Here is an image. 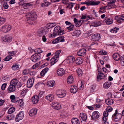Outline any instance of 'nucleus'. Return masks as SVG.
Segmentation results:
<instances>
[{"label":"nucleus","mask_w":124,"mask_h":124,"mask_svg":"<svg viewBox=\"0 0 124 124\" xmlns=\"http://www.w3.org/2000/svg\"><path fill=\"white\" fill-rule=\"evenodd\" d=\"M106 103L108 105H112L114 103L113 100L111 99L108 98L105 101Z\"/></svg>","instance_id":"obj_27"},{"label":"nucleus","mask_w":124,"mask_h":124,"mask_svg":"<svg viewBox=\"0 0 124 124\" xmlns=\"http://www.w3.org/2000/svg\"><path fill=\"white\" fill-rule=\"evenodd\" d=\"M111 84V82L109 81L105 82L103 84V88L104 89H108L110 87Z\"/></svg>","instance_id":"obj_23"},{"label":"nucleus","mask_w":124,"mask_h":124,"mask_svg":"<svg viewBox=\"0 0 124 124\" xmlns=\"http://www.w3.org/2000/svg\"><path fill=\"white\" fill-rule=\"evenodd\" d=\"M45 98L47 100L51 102L53 100L54 96L52 94L47 95L45 97Z\"/></svg>","instance_id":"obj_22"},{"label":"nucleus","mask_w":124,"mask_h":124,"mask_svg":"<svg viewBox=\"0 0 124 124\" xmlns=\"http://www.w3.org/2000/svg\"><path fill=\"white\" fill-rule=\"evenodd\" d=\"M101 22L99 21H95L93 22V24L94 26H97L101 25Z\"/></svg>","instance_id":"obj_39"},{"label":"nucleus","mask_w":124,"mask_h":124,"mask_svg":"<svg viewBox=\"0 0 124 124\" xmlns=\"http://www.w3.org/2000/svg\"><path fill=\"white\" fill-rule=\"evenodd\" d=\"M92 39V40L97 41L100 40L101 38V36L99 33H96L93 35Z\"/></svg>","instance_id":"obj_12"},{"label":"nucleus","mask_w":124,"mask_h":124,"mask_svg":"<svg viewBox=\"0 0 124 124\" xmlns=\"http://www.w3.org/2000/svg\"><path fill=\"white\" fill-rule=\"evenodd\" d=\"M80 31L78 30H76L74 31L72 34L73 36H78L81 34Z\"/></svg>","instance_id":"obj_38"},{"label":"nucleus","mask_w":124,"mask_h":124,"mask_svg":"<svg viewBox=\"0 0 124 124\" xmlns=\"http://www.w3.org/2000/svg\"><path fill=\"white\" fill-rule=\"evenodd\" d=\"M86 53V50L85 49H81L77 53L78 55L80 56H83Z\"/></svg>","instance_id":"obj_18"},{"label":"nucleus","mask_w":124,"mask_h":124,"mask_svg":"<svg viewBox=\"0 0 124 124\" xmlns=\"http://www.w3.org/2000/svg\"><path fill=\"white\" fill-rule=\"evenodd\" d=\"M34 81L33 77L30 78L27 81V86L28 88H31L33 86Z\"/></svg>","instance_id":"obj_11"},{"label":"nucleus","mask_w":124,"mask_h":124,"mask_svg":"<svg viewBox=\"0 0 124 124\" xmlns=\"http://www.w3.org/2000/svg\"><path fill=\"white\" fill-rule=\"evenodd\" d=\"M108 115V113L107 111H105L104 112L103 114V116H104L107 117Z\"/></svg>","instance_id":"obj_60"},{"label":"nucleus","mask_w":124,"mask_h":124,"mask_svg":"<svg viewBox=\"0 0 124 124\" xmlns=\"http://www.w3.org/2000/svg\"><path fill=\"white\" fill-rule=\"evenodd\" d=\"M105 22L108 24H110L113 22V21L111 19L107 18L105 20Z\"/></svg>","instance_id":"obj_37"},{"label":"nucleus","mask_w":124,"mask_h":124,"mask_svg":"<svg viewBox=\"0 0 124 124\" xmlns=\"http://www.w3.org/2000/svg\"><path fill=\"white\" fill-rule=\"evenodd\" d=\"M16 53V52L14 51H12L8 52V54L9 56H11L15 55Z\"/></svg>","instance_id":"obj_53"},{"label":"nucleus","mask_w":124,"mask_h":124,"mask_svg":"<svg viewBox=\"0 0 124 124\" xmlns=\"http://www.w3.org/2000/svg\"><path fill=\"white\" fill-rule=\"evenodd\" d=\"M7 84L6 83H4L1 86V89L3 90H4L6 87Z\"/></svg>","instance_id":"obj_57"},{"label":"nucleus","mask_w":124,"mask_h":124,"mask_svg":"<svg viewBox=\"0 0 124 124\" xmlns=\"http://www.w3.org/2000/svg\"><path fill=\"white\" fill-rule=\"evenodd\" d=\"M64 37L62 36H61L57 38L59 42H63L64 41Z\"/></svg>","instance_id":"obj_44"},{"label":"nucleus","mask_w":124,"mask_h":124,"mask_svg":"<svg viewBox=\"0 0 124 124\" xmlns=\"http://www.w3.org/2000/svg\"><path fill=\"white\" fill-rule=\"evenodd\" d=\"M68 4L70 8H72L73 6V4L71 3H68Z\"/></svg>","instance_id":"obj_63"},{"label":"nucleus","mask_w":124,"mask_h":124,"mask_svg":"<svg viewBox=\"0 0 124 124\" xmlns=\"http://www.w3.org/2000/svg\"><path fill=\"white\" fill-rule=\"evenodd\" d=\"M30 75L32 76H33L32 77H33L34 78V76L36 74V72L35 71H32L31 72H30Z\"/></svg>","instance_id":"obj_59"},{"label":"nucleus","mask_w":124,"mask_h":124,"mask_svg":"<svg viewBox=\"0 0 124 124\" xmlns=\"http://www.w3.org/2000/svg\"><path fill=\"white\" fill-rule=\"evenodd\" d=\"M56 94L60 98L63 97L66 95L65 93L64 92L63 93L60 91H57L56 93Z\"/></svg>","instance_id":"obj_24"},{"label":"nucleus","mask_w":124,"mask_h":124,"mask_svg":"<svg viewBox=\"0 0 124 124\" xmlns=\"http://www.w3.org/2000/svg\"><path fill=\"white\" fill-rule=\"evenodd\" d=\"M26 16L28 21H33L37 18L36 13L34 11L30 12L26 15Z\"/></svg>","instance_id":"obj_2"},{"label":"nucleus","mask_w":124,"mask_h":124,"mask_svg":"<svg viewBox=\"0 0 124 124\" xmlns=\"http://www.w3.org/2000/svg\"><path fill=\"white\" fill-rule=\"evenodd\" d=\"M76 71L78 76H82V71L81 69H77Z\"/></svg>","instance_id":"obj_48"},{"label":"nucleus","mask_w":124,"mask_h":124,"mask_svg":"<svg viewBox=\"0 0 124 124\" xmlns=\"http://www.w3.org/2000/svg\"><path fill=\"white\" fill-rule=\"evenodd\" d=\"M67 82L69 84H71L73 83V77L70 76L67 78Z\"/></svg>","instance_id":"obj_34"},{"label":"nucleus","mask_w":124,"mask_h":124,"mask_svg":"<svg viewBox=\"0 0 124 124\" xmlns=\"http://www.w3.org/2000/svg\"><path fill=\"white\" fill-rule=\"evenodd\" d=\"M55 81L53 80L49 81L47 82V85L48 86L50 87H53L54 85Z\"/></svg>","instance_id":"obj_31"},{"label":"nucleus","mask_w":124,"mask_h":124,"mask_svg":"<svg viewBox=\"0 0 124 124\" xmlns=\"http://www.w3.org/2000/svg\"><path fill=\"white\" fill-rule=\"evenodd\" d=\"M24 113L23 111H20L19 113L17 114L15 120L17 122H18L20 120H22L24 116Z\"/></svg>","instance_id":"obj_8"},{"label":"nucleus","mask_w":124,"mask_h":124,"mask_svg":"<svg viewBox=\"0 0 124 124\" xmlns=\"http://www.w3.org/2000/svg\"><path fill=\"white\" fill-rule=\"evenodd\" d=\"M4 102L5 101L4 100H2L0 99V106L3 105Z\"/></svg>","instance_id":"obj_64"},{"label":"nucleus","mask_w":124,"mask_h":124,"mask_svg":"<svg viewBox=\"0 0 124 124\" xmlns=\"http://www.w3.org/2000/svg\"><path fill=\"white\" fill-rule=\"evenodd\" d=\"M80 84H81V85L80 86V87H79V88L80 90H82L84 88V85L85 84V83L84 82L82 81H78V86L80 85Z\"/></svg>","instance_id":"obj_35"},{"label":"nucleus","mask_w":124,"mask_h":124,"mask_svg":"<svg viewBox=\"0 0 124 124\" xmlns=\"http://www.w3.org/2000/svg\"><path fill=\"white\" fill-rule=\"evenodd\" d=\"M3 7L5 9H7L8 7L9 6L7 3L6 2H4L3 4Z\"/></svg>","instance_id":"obj_50"},{"label":"nucleus","mask_w":124,"mask_h":124,"mask_svg":"<svg viewBox=\"0 0 124 124\" xmlns=\"http://www.w3.org/2000/svg\"><path fill=\"white\" fill-rule=\"evenodd\" d=\"M11 26L9 25H6L3 26L1 28L0 30L5 33H6L10 30Z\"/></svg>","instance_id":"obj_9"},{"label":"nucleus","mask_w":124,"mask_h":124,"mask_svg":"<svg viewBox=\"0 0 124 124\" xmlns=\"http://www.w3.org/2000/svg\"><path fill=\"white\" fill-rule=\"evenodd\" d=\"M120 62L122 66H124V55L121 56L120 59Z\"/></svg>","instance_id":"obj_45"},{"label":"nucleus","mask_w":124,"mask_h":124,"mask_svg":"<svg viewBox=\"0 0 124 124\" xmlns=\"http://www.w3.org/2000/svg\"><path fill=\"white\" fill-rule=\"evenodd\" d=\"M19 65L15 64H13L12 67V69L14 70H17L18 69Z\"/></svg>","instance_id":"obj_40"},{"label":"nucleus","mask_w":124,"mask_h":124,"mask_svg":"<svg viewBox=\"0 0 124 124\" xmlns=\"http://www.w3.org/2000/svg\"><path fill=\"white\" fill-rule=\"evenodd\" d=\"M35 53L36 52H37V53H36V54H40V53H42L43 52L42 50L40 48H38L37 49V51H35Z\"/></svg>","instance_id":"obj_54"},{"label":"nucleus","mask_w":124,"mask_h":124,"mask_svg":"<svg viewBox=\"0 0 124 124\" xmlns=\"http://www.w3.org/2000/svg\"><path fill=\"white\" fill-rule=\"evenodd\" d=\"M61 52L60 50H59L56 51L55 53V55L51 60L50 63L51 65H54L59 60V54Z\"/></svg>","instance_id":"obj_3"},{"label":"nucleus","mask_w":124,"mask_h":124,"mask_svg":"<svg viewBox=\"0 0 124 124\" xmlns=\"http://www.w3.org/2000/svg\"><path fill=\"white\" fill-rule=\"evenodd\" d=\"M40 54H36V52H35V54L31 57V59L33 62H36L40 59Z\"/></svg>","instance_id":"obj_6"},{"label":"nucleus","mask_w":124,"mask_h":124,"mask_svg":"<svg viewBox=\"0 0 124 124\" xmlns=\"http://www.w3.org/2000/svg\"><path fill=\"white\" fill-rule=\"evenodd\" d=\"M100 2L99 1L95 2L93 1H90L88 2H82L81 3L83 4H86L88 6L89 5H98Z\"/></svg>","instance_id":"obj_10"},{"label":"nucleus","mask_w":124,"mask_h":124,"mask_svg":"<svg viewBox=\"0 0 124 124\" xmlns=\"http://www.w3.org/2000/svg\"><path fill=\"white\" fill-rule=\"evenodd\" d=\"M99 113L97 111L93 112L92 116V118L93 120L98 118L99 116Z\"/></svg>","instance_id":"obj_16"},{"label":"nucleus","mask_w":124,"mask_h":124,"mask_svg":"<svg viewBox=\"0 0 124 124\" xmlns=\"http://www.w3.org/2000/svg\"><path fill=\"white\" fill-rule=\"evenodd\" d=\"M80 116L82 120L85 121H86L87 119V116L84 113H81Z\"/></svg>","instance_id":"obj_26"},{"label":"nucleus","mask_w":124,"mask_h":124,"mask_svg":"<svg viewBox=\"0 0 124 124\" xmlns=\"http://www.w3.org/2000/svg\"><path fill=\"white\" fill-rule=\"evenodd\" d=\"M16 90V86L10 84L8 88V93H10Z\"/></svg>","instance_id":"obj_20"},{"label":"nucleus","mask_w":124,"mask_h":124,"mask_svg":"<svg viewBox=\"0 0 124 124\" xmlns=\"http://www.w3.org/2000/svg\"><path fill=\"white\" fill-rule=\"evenodd\" d=\"M77 87L75 85L71 86L70 88L71 92L73 93H75L77 92Z\"/></svg>","instance_id":"obj_30"},{"label":"nucleus","mask_w":124,"mask_h":124,"mask_svg":"<svg viewBox=\"0 0 124 124\" xmlns=\"http://www.w3.org/2000/svg\"><path fill=\"white\" fill-rule=\"evenodd\" d=\"M39 94L38 96L35 95L32 97V101L33 104H35L38 103L39 100Z\"/></svg>","instance_id":"obj_14"},{"label":"nucleus","mask_w":124,"mask_h":124,"mask_svg":"<svg viewBox=\"0 0 124 124\" xmlns=\"http://www.w3.org/2000/svg\"><path fill=\"white\" fill-rule=\"evenodd\" d=\"M30 70L29 69H25L23 72V73L24 75H26L30 73Z\"/></svg>","instance_id":"obj_41"},{"label":"nucleus","mask_w":124,"mask_h":124,"mask_svg":"<svg viewBox=\"0 0 124 124\" xmlns=\"http://www.w3.org/2000/svg\"><path fill=\"white\" fill-rule=\"evenodd\" d=\"M49 70L47 67H46L43 69L41 72L40 75L41 76H43Z\"/></svg>","instance_id":"obj_29"},{"label":"nucleus","mask_w":124,"mask_h":124,"mask_svg":"<svg viewBox=\"0 0 124 124\" xmlns=\"http://www.w3.org/2000/svg\"><path fill=\"white\" fill-rule=\"evenodd\" d=\"M74 25L71 24L70 26L67 28V29L69 31H71L74 30Z\"/></svg>","instance_id":"obj_42"},{"label":"nucleus","mask_w":124,"mask_h":124,"mask_svg":"<svg viewBox=\"0 0 124 124\" xmlns=\"http://www.w3.org/2000/svg\"><path fill=\"white\" fill-rule=\"evenodd\" d=\"M74 23L75 24V25L77 27L80 26L81 24V20L78 21V19L76 18H75L74 19Z\"/></svg>","instance_id":"obj_21"},{"label":"nucleus","mask_w":124,"mask_h":124,"mask_svg":"<svg viewBox=\"0 0 124 124\" xmlns=\"http://www.w3.org/2000/svg\"><path fill=\"white\" fill-rule=\"evenodd\" d=\"M61 29V27L59 26H57L55 27L54 30L53 34H50L49 35V37H54L58 35H60L63 34L64 33L62 31Z\"/></svg>","instance_id":"obj_1"},{"label":"nucleus","mask_w":124,"mask_h":124,"mask_svg":"<svg viewBox=\"0 0 124 124\" xmlns=\"http://www.w3.org/2000/svg\"><path fill=\"white\" fill-rule=\"evenodd\" d=\"M7 37H4L2 38V40L4 42H7Z\"/></svg>","instance_id":"obj_62"},{"label":"nucleus","mask_w":124,"mask_h":124,"mask_svg":"<svg viewBox=\"0 0 124 124\" xmlns=\"http://www.w3.org/2000/svg\"><path fill=\"white\" fill-rule=\"evenodd\" d=\"M99 53L103 55H105L107 54V52L104 50L100 51Z\"/></svg>","instance_id":"obj_58"},{"label":"nucleus","mask_w":124,"mask_h":124,"mask_svg":"<svg viewBox=\"0 0 124 124\" xmlns=\"http://www.w3.org/2000/svg\"><path fill=\"white\" fill-rule=\"evenodd\" d=\"M48 31V29L42 27L39 29L37 34L38 36L40 37L43 36L45 34H47Z\"/></svg>","instance_id":"obj_5"},{"label":"nucleus","mask_w":124,"mask_h":124,"mask_svg":"<svg viewBox=\"0 0 124 124\" xmlns=\"http://www.w3.org/2000/svg\"><path fill=\"white\" fill-rule=\"evenodd\" d=\"M113 108L110 107H108L106 108V110L107 112H110L112 110Z\"/></svg>","instance_id":"obj_56"},{"label":"nucleus","mask_w":124,"mask_h":124,"mask_svg":"<svg viewBox=\"0 0 124 124\" xmlns=\"http://www.w3.org/2000/svg\"><path fill=\"white\" fill-rule=\"evenodd\" d=\"M10 84L13 85L15 86H16L17 88L21 87L22 86L21 83L18 81L16 79H12L10 82Z\"/></svg>","instance_id":"obj_7"},{"label":"nucleus","mask_w":124,"mask_h":124,"mask_svg":"<svg viewBox=\"0 0 124 124\" xmlns=\"http://www.w3.org/2000/svg\"><path fill=\"white\" fill-rule=\"evenodd\" d=\"M76 64H80L82 63L83 61L82 59L80 58H78L75 60Z\"/></svg>","instance_id":"obj_36"},{"label":"nucleus","mask_w":124,"mask_h":124,"mask_svg":"<svg viewBox=\"0 0 124 124\" xmlns=\"http://www.w3.org/2000/svg\"><path fill=\"white\" fill-rule=\"evenodd\" d=\"M81 19H84L85 20L84 21H86L88 19H90L89 17H86V16L83 15L82 16V17H81Z\"/></svg>","instance_id":"obj_52"},{"label":"nucleus","mask_w":124,"mask_h":124,"mask_svg":"<svg viewBox=\"0 0 124 124\" xmlns=\"http://www.w3.org/2000/svg\"><path fill=\"white\" fill-rule=\"evenodd\" d=\"M37 109L36 108L31 109L29 112L30 116H32L36 115L37 113Z\"/></svg>","instance_id":"obj_15"},{"label":"nucleus","mask_w":124,"mask_h":124,"mask_svg":"<svg viewBox=\"0 0 124 124\" xmlns=\"http://www.w3.org/2000/svg\"><path fill=\"white\" fill-rule=\"evenodd\" d=\"M72 124H80V121L79 119L76 118H74L71 119Z\"/></svg>","instance_id":"obj_25"},{"label":"nucleus","mask_w":124,"mask_h":124,"mask_svg":"<svg viewBox=\"0 0 124 124\" xmlns=\"http://www.w3.org/2000/svg\"><path fill=\"white\" fill-rule=\"evenodd\" d=\"M53 108L58 110L61 108V106L59 103L56 102H53L52 104Z\"/></svg>","instance_id":"obj_13"},{"label":"nucleus","mask_w":124,"mask_h":124,"mask_svg":"<svg viewBox=\"0 0 124 124\" xmlns=\"http://www.w3.org/2000/svg\"><path fill=\"white\" fill-rule=\"evenodd\" d=\"M107 117L104 116L102 118V120L104 123V124H108V123L107 121Z\"/></svg>","instance_id":"obj_49"},{"label":"nucleus","mask_w":124,"mask_h":124,"mask_svg":"<svg viewBox=\"0 0 124 124\" xmlns=\"http://www.w3.org/2000/svg\"><path fill=\"white\" fill-rule=\"evenodd\" d=\"M15 110V108L13 107H11L8 110V113L9 114H11L14 112Z\"/></svg>","instance_id":"obj_46"},{"label":"nucleus","mask_w":124,"mask_h":124,"mask_svg":"<svg viewBox=\"0 0 124 124\" xmlns=\"http://www.w3.org/2000/svg\"><path fill=\"white\" fill-rule=\"evenodd\" d=\"M12 58V57L11 56L9 55H8L5 58L4 61H9Z\"/></svg>","instance_id":"obj_51"},{"label":"nucleus","mask_w":124,"mask_h":124,"mask_svg":"<svg viewBox=\"0 0 124 124\" xmlns=\"http://www.w3.org/2000/svg\"><path fill=\"white\" fill-rule=\"evenodd\" d=\"M118 20H117V22H120V20H124V19H123V18L121 16V15L120 16L118 17Z\"/></svg>","instance_id":"obj_61"},{"label":"nucleus","mask_w":124,"mask_h":124,"mask_svg":"<svg viewBox=\"0 0 124 124\" xmlns=\"http://www.w3.org/2000/svg\"><path fill=\"white\" fill-rule=\"evenodd\" d=\"M57 72L58 76H62L65 74V70L63 68H61L57 70Z\"/></svg>","instance_id":"obj_19"},{"label":"nucleus","mask_w":124,"mask_h":124,"mask_svg":"<svg viewBox=\"0 0 124 124\" xmlns=\"http://www.w3.org/2000/svg\"><path fill=\"white\" fill-rule=\"evenodd\" d=\"M10 98L12 102L16 103L17 102V100H16L15 96L14 95H12L10 96Z\"/></svg>","instance_id":"obj_33"},{"label":"nucleus","mask_w":124,"mask_h":124,"mask_svg":"<svg viewBox=\"0 0 124 124\" xmlns=\"http://www.w3.org/2000/svg\"><path fill=\"white\" fill-rule=\"evenodd\" d=\"M114 59L116 61H118L120 59V55L117 53L114 54L113 55Z\"/></svg>","instance_id":"obj_28"},{"label":"nucleus","mask_w":124,"mask_h":124,"mask_svg":"<svg viewBox=\"0 0 124 124\" xmlns=\"http://www.w3.org/2000/svg\"><path fill=\"white\" fill-rule=\"evenodd\" d=\"M6 21L5 18L1 17L0 16V25L3 24Z\"/></svg>","instance_id":"obj_47"},{"label":"nucleus","mask_w":124,"mask_h":124,"mask_svg":"<svg viewBox=\"0 0 124 124\" xmlns=\"http://www.w3.org/2000/svg\"><path fill=\"white\" fill-rule=\"evenodd\" d=\"M27 92V90L26 89H25L21 92V94L22 95V96L26 94Z\"/></svg>","instance_id":"obj_55"},{"label":"nucleus","mask_w":124,"mask_h":124,"mask_svg":"<svg viewBox=\"0 0 124 124\" xmlns=\"http://www.w3.org/2000/svg\"><path fill=\"white\" fill-rule=\"evenodd\" d=\"M50 4V2H46L41 4V6L43 7H45L48 6Z\"/></svg>","instance_id":"obj_43"},{"label":"nucleus","mask_w":124,"mask_h":124,"mask_svg":"<svg viewBox=\"0 0 124 124\" xmlns=\"http://www.w3.org/2000/svg\"><path fill=\"white\" fill-rule=\"evenodd\" d=\"M67 60L70 63H73L75 61V59L74 57L72 56H69L68 57Z\"/></svg>","instance_id":"obj_32"},{"label":"nucleus","mask_w":124,"mask_h":124,"mask_svg":"<svg viewBox=\"0 0 124 124\" xmlns=\"http://www.w3.org/2000/svg\"><path fill=\"white\" fill-rule=\"evenodd\" d=\"M98 76H97V79L100 78L101 79H104L106 76V74H104L103 73H102L100 71H98Z\"/></svg>","instance_id":"obj_17"},{"label":"nucleus","mask_w":124,"mask_h":124,"mask_svg":"<svg viewBox=\"0 0 124 124\" xmlns=\"http://www.w3.org/2000/svg\"><path fill=\"white\" fill-rule=\"evenodd\" d=\"M116 0H112V1H110V2H108V6H105L103 7H102L100 8V10L99 11V12L100 13H102L105 12L106 11L105 9L108 6V8L111 7L112 8V6H113L114 5V3Z\"/></svg>","instance_id":"obj_4"}]
</instances>
